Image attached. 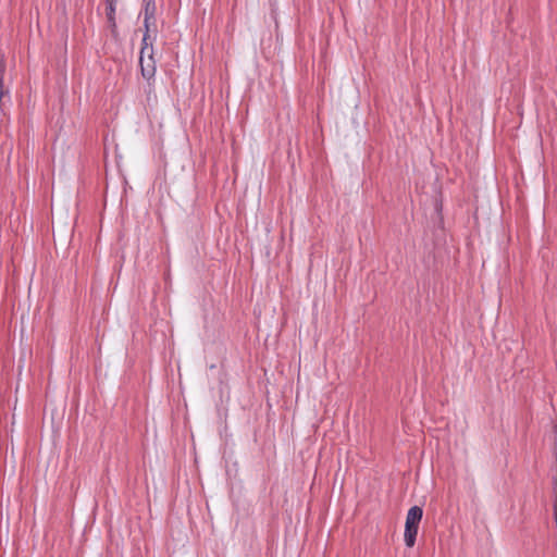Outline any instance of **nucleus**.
Here are the masks:
<instances>
[{
  "instance_id": "obj_2",
  "label": "nucleus",
  "mask_w": 557,
  "mask_h": 557,
  "mask_svg": "<svg viewBox=\"0 0 557 557\" xmlns=\"http://www.w3.org/2000/svg\"><path fill=\"white\" fill-rule=\"evenodd\" d=\"M139 65L141 75L146 79H151L156 74V60L153 46H149L148 52L143 53V47L140 48Z\"/></svg>"
},
{
  "instance_id": "obj_5",
  "label": "nucleus",
  "mask_w": 557,
  "mask_h": 557,
  "mask_svg": "<svg viewBox=\"0 0 557 557\" xmlns=\"http://www.w3.org/2000/svg\"><path fill=\"white\" fill-rule=\"evenodd\" d=\"M144 2H145L144 22L157 21L156 20L157 7L154 3V0H144Z\"/></svg>"
},
{
  "instance_id": "obj_7",
  "label": "nucleus",
  "mask_w": 557,
  "mask_h": 557,
  "mask_svg": "<svg viewBox=\"0 0 557 557\" xmlns=\"http://www.w3.org/2000/svg\"><path fill=\"white\" fill-rule=\"evenodd\" d=\"M554 507H557V480L555 481V504Z\"/></svg>"
},
{
  "instance_id": "obj_1",
  "label": "nucleus",
  "mask_w": 557,
  "mask_h": 557,
  "mask_svg": "<svg viewBox=\"0 0 557 557\" xmlns=\"http://www.w3.org/2000/svg\"><path fill=\"white\" fill-rule=\"evenodd\" d=\"M423 516V510L419 506L411 507L406 517L405 523V543L408 547H412L416 543L419 524Z\"/></svg>"
},
{
  "instance_id": "obj_3",
  "label": "nucleus",
  "mask_w": 557,
  "mask_h": 557,
  "mask_svg": "<svg viewBox=\"0 0 557 557\" xmlns=\"http://www.w3.org/2000/svg\"><path fill=\"white\" fill-rule=\"evenodd\" d=\"M144 35L141 40L143 53L148 52L149 46H153L158 36L157 21L144 22Z\"/></svg>"
},
{
  "instance_id": "obj_6",
  "label": "nucleus",
  "mask_w": 557,
  "mask_h": 557,
  "mask_svg": "<svg viewBox=\"0 0 557 557\" xmlns=\"http://www.w3.org/2000/svg\"><path fill=\"white\" fill-rule=\"evenodd\" d=\"M108 7H107V16L108 20L112 23L114 26V13H115V3L116 1L113 0H107Z\"/></svg>"
},
{
  "instance_id": "obj_4",
  "label": "nucleus",
  "mask_w": 557,
  "mask_h": 557,
  "mask_svg": "<svg viewBox=\"0 0 557 557\" xmlns=\"http://www.w3.org/2000/svg\"><path fill=\"white\" fill-rule=\"evenodd\" d=\"M5 67L4 58L0 55V112L5 103L10 101L9 88L4 83Z\"/></svg>"
},
{
  "instance_id": "obj_8",
  "label": "nucleus",
  "mask_w": 557,
  "mask_h": 557,
  "mask_svg": "<svg viewBox=\"0 0 557 557\" xmlns=\"http://www.w3.org/2000/svg\"><path fill=\"white\" fill-rule=\"evenodd\" d=\"M554 515H555V520H556V523H557V507H554Z\"/></svg>"
}]
</instances>
